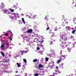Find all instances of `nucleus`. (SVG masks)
<instances>
[{
    "instance_id": "nucleus-1",
    "label": "nucleus",
    "mask_w": 76,
    "mask_h": 76,
    "mask_svg": "<svg viewBox=\"0 0 76 76\" xmlns=\"http://www.w3.org/2000/svg\"><path fill=\"white\" fill-rule=\"evenodd\" d=\"M66 33H65L64 32L61 33H60V37H61V39H59V41L60 42H61L62 44L61 45H60L61 47H62L65 48V47H67V50H68V51L69 53L71 52L70 51L71 50V48H68L69 46H68V45H67L66 44V42H65L64 43L63 42V41H65V40H66L67 39V36H66Z\"/></svg>"
},
{
    "instance_id": "nucleus-2",
    "label": "nucleus",
    "mask_w": 76,
    "mask_h": 76,
    "mask_svg": "<svg viewBox=\"0 0 76 76\" xmlns=\"http://www.w3.org/2000/svg\"><path fill=\"white\" fill-rule=\"evenodd\" d=\"M12 15H14V16H12L11 15H9V18L10 19H12L13 20H16L17 19V17L18 18H19V16L18 13L16 14L15 13H13L12 14Z\"/></svg>"
},
{
    "instance_id": "nucleus-3",
    "label": "nucleus",
    "mask_w": 76,
    "mask_h": 76,
    "mask_svg": "<svg viewBox=\"0 0 76 76\" xmlns=\"http://www.w3.org/2000/svg\"><path fill=\"white\" fill-rule=\"evenodd\" d=\"M30 38L31 35H28V36H25V37H23V39L24 40H26L27 42H29L31 40V39H30Z\"/></svg>"
},
{
    "instance_id": "nucleus-4",
    "label": "nucleus",
    "mask_w": 76,
    "mask_h": 76,
    "mask_svg": "<svg viewBox=\"0 0 76 76\" xmlns=\"http://www.w3.org/2000/svg\"><path fill=\"white\" fill-rule=\"evenodd\" d=\"M54 62L53 61H51L48 64V68H50V69L52 68V67L53 66V65H54Z\"/></svg>"
},
{
    "instance_id": "nucleus-5",
    "label": "nucleus",
    "mask_w": 76,
    "mask_h": 76,
    "mask_svg": "<svg viewBox=\"0 0 76 76\" xmlns=\"http://www.w3.org/2000/svg\"><path fill=\"white\" fill-rule=\"evenodd\" d=\"M36 73H38L39 75H41V76H42L44 75V71L42 70V71H38V70H36Z\"/></svg>"
},
{
    "instance_id": "nucleus-6",
    "label": "nucleus",
    "mask_w": 76,
    "mask_h": 76,
    "mask_svg": "<svg viewBox=\"0 0 76 76\" xmlns=\"http://www.w3.org/2000/svg\"><path fill=\"white\" fill-rule=\"evenodd\" d=\"M2 41H4V42H5V45H6V46L7 47L6 48L7 49L9 48V42H8L7 41H5V40H2Z\"/></svg>"
},
{
    "instance_id": "nucleus-7",
    "label": "nucleus",
    "mask_w": 76,
    "mask_h": 76,
    "mask_svg": "<svg viewBox=\"0 0 76 76\" xmlns=\"http://www.w3.org/2000/svg\"><path fill=\"white\" fill-rule=\"evenodd\" d=\"M7 61L6 60H4L3 61V62L0 61V67H1V66H5L4 64V63H7Z\"/></svg>"
},
{
    "instance_id": "nucleus-8",
    "label": "nucleus",
    "mask_w": 76,
    "mask_h": 76,
    "mask_svg": "<svg viewBox=\"0 0 76 76\" xmlns=\"http://www.w3.org/2000/svg\"><path fill=\"white\" fill-rule=\"evenodd\" d=\"M27 53V51H25L24 50L23 51H20L19 52V54H21V55H23V54H25V53Z\"/></svg>"
},
{
    "instance_id": "nucleus-9",
    "label": "nucleus",
    "mask_w": 76,
    "mask_h": 76,
    "mask_svg": "<svg viewBox=\"0 0 76 76\" xmlns=\"http://www.w3.org/2000/svg\"><path fill=\"white\" fill-rule=\"evenodd\" d=\"M66 57L64 55H62L61 57H59V58H60V59L61 60L63 61L64 60V59L66 58Z\"/></svg>"
},
{
    "instance_id": "nucleus-10",
    "label": "nucleus",
    "mask_w": 76,
    "mask_h": 76,
    "mask_svg": "<svg viewBox=\"0 0 76 76\" xmlns=\"http://www.w3.org/2000/svg\"><path fill=\"white\" fill-rule=\"evenodd\" d=\"M1 5L0 6V8L1 9H4L3 8L4 7V5L3 3H1Z\"/></svg>"
},
{
    "instance_id": "nucleus-11",
    "label": "nucleus",
    "mask_w": 76,
    "mask_h": 76,
    "mask_svg": "<svg viewBox=\"0 0 76 76\" xmlns=\"http://www.w3.org/2000/svg\"><path fill=\"white\" fill-rule=\"evenodd\" d=\"M56 70H55V72H56V73H61V72H59V71L58 70V66H56Z\"/></svg>"
},
{
    "instance_id": "nucleus-12",
    "label": "nucleus",
    "mask_w": 76,
    "mask_h": 76,
    "mask_svg": "<svg viewBox=\"0 0 76 76\" xmlns=\"http://www.w3.org/2000/svg\"><path fill=\"white\" fill-rule=\"evenodd\" d=\"M66 30H68V31H70L71 29H72V30H73V29H74V28H70V27H66Z\"/></svg>"
},
{
    "instance_id": "nucleus-13",
    "label": "nucleus",
    "mask_w": 76,
    "mask_h": 76,
    "mask_svg": "<svg viewBox=\"0 0 76 76\" xmlns=\"http://www.w3.org/2000/svg\"><path fill=\"white\" fill-rule=\"evenodd\" d=\"M3 11H4V13L5 14H7L8 12V10L6 9H3Z\"/></svg>"
},
{
    "instance_id": "nucleus-14",
    "label": "nucleus",
    "mask_w": 76,
    "mask_h": 76,
    "mask_svg": "<svg viewBox=\"0 0 76 76\" xmlns=\"http://www.w3.org/2000/svg\"><path fill=\"white\" fill-rule=\"evenodd\" d=\"M4 48V45H2L0 47L1 50V51H3V49Z\"/></svg>"
},
{
    "instance_id": "nucleus-15",
    "label": "nucleus",
    "mask_w": 76,
    "mask_h": 76,
    "mask_svg": "<svg viewBox=\"0 0 76 76\" xmlns=\"http://www.w3.org/2000/svg\"><path fill=\"white\" fill-rule=\"evenodd\" d=\"M32 29H30L27 32L28 33H29L30 34H32Z\"/></svg>"
},
{
    "instance_id": "nucleus-16",
    "label": "nucleus",
    "mask_w": 76,
    "mask_h": 76,
    "mask_svg": "<svg viewBox=\"0 0 76 76\" xmlns=\"http://www.w3.org/2000/svg\"><path fill=\"white\" fill-rule=\"evenodd\" d=\"M51 57H52L53 58H55V57H56V56L55 55V53H53L51 55Z\"/></svg>"
},
{
    "instance_id": "nucleus-17",
    "label": "nucleus",
    "mask_w": 76,
    "mask_h": 76,
    "mask_svg": "<svg viewBox=\"0 0 76 76\" xmlns=\"http://www.w3.org/2000/svg\"><path fill=\"white\" fill-rule=\"evenodd\" d=\"M50 33H51V34L52 36V37H53L54 36V33H52V32H51V30H50L49 31V33L50 34Z\"/></svg>"
},
{
    "instance_id": "nucleus-18",
    "label": "nucleus",
    "mask_w": 76,
    "mask_h": 76,
    "mask_svg": "<svg viewBox=\"0 0 76 76\" xmlns=\"http://www.w3.org/2000/svg\"><path fill=\"white\" fill-rule=\"evenodd\" d=\"M10 32H11V34L12 35V36L10 37V38H9V39H10V41H12V38H12V36H13V35H12V32L11 31H10Z\"/></svg>"
},
{
    "instance_id": "nucleus-19",
    "label": "nucleus",
    "mask_w": 76,
    "mask_h": 76,
    "mask_svg": "<svg viewBox=\"0 0 76 76\" xmlns=\"http://www.w3.org/2000/svg\"><path fill=\"white\" fill-rule=\"evenodd\" d=\"M42 67H43V65L41 64H39V68H42Z\"/></svg>"
},
{
    "instance_id": "nucleus-20",
    "label": "nucleus",
    "mask_w": 76,
    "mask_h": 76,
    "mask_svg": "<svg viewBox=\"0 0 76 76\" xmlns=\"http://www.w3.org/2000/svg\"><path fill=\"white\" fill-rule=\"evenodd\" d=\"M70 38L71 39H72V40H73L74 41H75V39H74V37H73L72 36H71L70 37Z\"/></svg>"
},
{
    "instance_id": "nucleus-21",
    "label": "nucleus",
    "mask_w": 76,
    "mask_h": 76,
    "mask_svg": "<svg viewBox=\"0 0 76 76\" xmlns=\"http://www.w3.org/2000/svg\"><path fill=\"white\" fill-rule=\"evenodd\" d=\"M60 59L58 60V61H57V64H58L59 63H60L61 61V59L60 58Z\"/></svg>"
},
{
    "instance_id": "nucleus-22",
    "label": "nucleus",
    "mask_w": 76,
    "mask_h": 76,
    "mask_svg": "<svg viewBox=\"0 0 76 76\" xmlns=\"http://www.w3.org/2000/svg\"><path fill=\"white\" fill-rule=\"evenodd\" d=\"M34 30L36 31H37H37H38V32H39V31H38L37 30V27H35L34 28Z\"/></svg>"
},
{
    "instance_id": "nucleus-23",
    "label": "nucleus",
    "mask_w": 76,
    "mask_h": 76,
    "mask_svg": "<svg viewBox=\"0 0 76 76\" xmlns=\"http://www.w3.org/2000/svg\"><path fill=\"white\" fill-rule=\"evenodd\" d=\"M22 19L23 23H24V24H25V20H24V18H22Z\"/></svg>"
},
{
    "instance_id": "nucleus-24",
    "label": "nucleus",
    "mask_w": 76,
    "mask_h": 76,
    "mask_svg": "<svg viewBox=\"0 0 76 76\" xmlns=\"http://www.w3.org/2000/svg\"><path fill=\"white\" fill-rule=\"evenodd\" d=\"M37 61H38L37 59H35L33 60V62H34V63H35V62H37Z\"/></svg>"
},
{
    "instance_id": "nucleus-25",
    "label": "nucleus",
    "mask_w": 76,
    "mask_h": 76,
    "mask_svg": "<svg viewBox=\"0 0 76 76\" xmlns=\"http://www.w3.org/2000/svg\"><path fill=\"white\" fill-rule=\"evenodd\" d=\"M9 10H10V11H11L12 12H13L14 11V10L12 9H9Z\"/></svg>"
},
{
    "instance_id": "nucleus-26",
    "label": "nucleus",
    "mask_w": 76,
    "mask_h": 76,
    "mask_svg": "<svg viewBox=\"0 0 76 76\" xmlns=\"http://www.w3.org/2000/svg\"><path fill=\"white\" fill-rule=\"evenodd\" d=\"M34 37H38V34L36 33L34 34Z\"/></svg>"
},
{
    "instance_id": "nucleus-27",
    "label": "nucleus",
    "mask_w": 76,
    "mask_h": 76,
    "mask_svg": "<svg viewBox=\"0 0 76 76\" xmlns=\"http://www.w3.org/2000/svg\"><path fill=\"white\" fill-rule=\"evenodd\" d=\"M1 54L3 57H4V53L2 51L1 52Z\"/></svg>"
},
{
    "instance_id": "nucleus-28",
    "label": "nucleus",
    "mask_w": 76,
    "mask_h": 76,
    "mask_svg": "<svg viewBox=\"0 0 76 76\" xmlns=\"http://www.w3.org/2000/svg\"><path fill=\"white\" fill-rule=\"evenodd\" d=\"M23 61L25 62V63H26L27 61H26V60L25 59H23Z\"/></svg>"
},
{
    "instance_id": "nucleus-29",
    "label": "nucleus",
    "mask_w": 76,
    "mask_h": 76,
    "mask_svg": "<svg viewBox=\"0 0 76 76\" xmlns=\"http://www.w3.org/2000/svg\"><path fill=\"white\" fill-rule=\"evenodd\" d=\"M37 16L36 15L34 16V17H32L31 18L32 19H34V18H37Z\"/></svg>"
},
{
    "instance_id": "nucleus-30",
    "label": "nucleus",
    "mask_w": 76,
    "mask_h": 76,
    "mask_svg": "<svg viewBox=\"0 0 76 76\" xmlns=\"http://www.w3.org/2000/svg\"><path fill=\"white\" fill-rule=\"evenodd\" d=\"M17 65L18 66V67H20V64L19 63H17Z\"/></svg>"
},
{
    "instance_id": "nucleus-31",
    "label": "nucleus",
    "mask_w": 76,
    "mask_h": 76,
    "mask_svg": "<svg viewBox=\"0 0 76 76\" xmlns=\"http://www.w3.org/2000/svg\"><path fill=\"white\" fill-rule=\"evenodd\" d=\"M53 40L51 39V40L50 41V45H52V43H53Z\"/></svg>"
},
{
    "instance_id": "nucleus-32",
    "label": "nucleus",
    "mask_w": 76,
    "mask_h": 76,
    "mask_svg": "<svg viewBox=\"0 0 76 76\" xmlns=\"http://www.w3.org/2000/svg\"><path fill=\"white\" fill-rule=\"evenodd\" d=\"M43 51L42 50L39 51L38 52L39 53H40V54H41V53H42Z\"/></svg>"
},
{
    "instance_id": "nucleus-33",
    "label": "nucleus",
    "mask_w": 76,
    "mask_h": 76,
    "mask_svg": "<svg viewBox=\"0 0 76 76\" xmlns=\"http://www.w3.org/2000/svg\"><path fill=\"white\" fill-rule=\"evenodd\" d=\"M25 69V65H23V70H24Z\"/></svg>"
},
{
    "instance_id": "nucleus-34",
    "label": "nucleus",
    "mask_w": 76,
    "mask_h": 76,
    "mask_svg": "<svg viewBox=\"0 0 76 76\" xmlns=\"http://www.w3.org/2000/svg\"><path fill=\"white\" fill-rule=\"evenodd\" d=\"M7 14L8 15H10V14H11V12H9V11H8V12Z\"/></svg>"
},
{
    "instance_id": "nucleus-35",
    "label": "nucleus",
    "mask_w": 76,
    "mask_h": 76,
    "mask_svg": "<svg viewBox=\"0 0 76 76\" xmlns=\"http://www.w3.org/2000/svg\"><path fill=\"white\" fill-rule=\"evenodd\" d=\"M46 61H48V58L47 57L45 58Z\"/></svg>"
},
{
    "instance_id": "nucleus-36",
    "label": "nucleus",
    "mask_w": 76,
    "mask_h": 76,
    "mask_svg": "<svg viewBox=\"0 0 76 76\" xmlns=\"http://www.w3.org/2000/svg\"><path fill=\"white\" fill-rule=\"evenodd\" d=\"M39 75V74L38 73V74H35L34 75L35 76H38V75Z\"/></svg>"
},
{
    "instance_id": "nucleus-37",
    "label": "nucleus",
    "mask_w": 76,
    "mask_h": 76,
    "mask_svg": "<svg viewBox=\"0 0 76 76\" xmlns=\"http://www.w3.org/2000/svg\"><path fill=\"white\" fill-rule=\"evenodd\" d=\"M75 30H74L72 31V34H75Z\"/></svg>"
},
{
    "instance_id": "nucleus-38",
    "label": "nucleus",
    "mask_w": 76,
    "mask_h": 76,
    "mask_svg": "<svg viewBox=\"0 0 76 76\" xmlns=\"http://www.w3.org/2000/svg\"><path fill=\"white\" fill-rule=\"evenodd\" d=\"M37 69H39V70H42H42H43V69H42L37 68Z\"/></svg>"
},
{
    "instance_id": "nucleus-39",
    "label": "nucleus",
    "mask_w": 76,
    "mask_h": 76,
    "mask_svg": "<svg viewBox=\"0 0 76 76\" xmlns=\"http://www.w3.org/2000/svg\"><path fill=\"white\" fill-rule=\"evenodd\" d=\"M76 44V42H73V47H75V44Z\"/></svg>"
},
{
    "instance_id": "nucleus-40",
    "label": "nucleus",
    "mask_w": 76,
    "mask_h": 76,
    "mask_svg": "<svg viewBox=\"0 0 76 76\" xmlns=\"http://www.w3.org/2000/svg\"><path fill=\"white\" fill-rule=\"evenodd\" d=\"M5 35H6V36H8V35H9V34H7V33H5Z\"/></svg>"
},
{
    "instance_id": "nucleus-41",
    "label": "nucleus",
    "mask_w": 76,
    "mask_h": 76,
    "mask_svg": "<svg viewBox=\"0 0 76 76\" xmlns=\"http://www.w3.org/2000/svg\"><path fill=\"white\" fill-rule=\"evenodd\" d=\"M26 17H27V16H28V18H31V17L30 16H28V15H26Z\"/></svg>"
},
{
    "instance_id": "nucleus-42",
    "label": "nucleus",
    "mask_w": 76,
    "mask_h": 76,
    "mask_svg": "<svg viewBox=\"0 0 76 76\" xmlns=\"http://www.w3.org/2000/svg\"><path fill=\"white\" fill-rule=\"evenodd\" d=\"M37 50H39L40 49V48H39V47H37Z\"/></svg>"
},
{
    "instance_id": "nucleus-43",
    "label": "nucleus",
    "mask_w": 76,
    "mask_h": 76,
    "mask_svg": "<svg viewBox=\"0 0 76 76\" xmlns=\"http://www.w3.org/2000/svg\"><path fill=\"white\" fill-rule=\"evenodd\" d=\"M19 24V25H20V24H22V23L21 22H19L18 23Z\"/></svg>"
},
{
    "instance_id": "nucleus-44",
    "label": "nucleus",
    "mask_w": 76,
    "mask_h": 76,
    "mask_svg": "<svg viewBox=\"0 0 76 76\" xmlns=\"http://www.w3.org/2000/svg\"><path fill=\"white\" fill-rule=\"evenodd\" d=\"M13 8L16 9V6H13Z\"/></svg>"
},
{
    "instance_id": "nucleus-45",
    "label": "nucleus",
    "mask_w": 76,
    "mask_h": 76,
    "mask_svg": "<svg viewBox=\"0 0 76 76\" xmlns=\"http://www.w3.org/2000/svg\"><path fill=\"white\" fill-rule=\"evenodd\" d=\"M45 20H48V19L47 18V17H46L45 18Z\"/></svg>"
},
{
    "instance_id": "nucleus-46",
    "label": "nucleus",
    "mask_w": 76,
    "mask_h": 76,
    "mask_svg": "<svg viewBox=\"0 0 76 76\" xmlns=\"http://www.w3.org/2000/svg\"><path fill=\"white\" fill-rule=\"evenodd\" d=\"M68 44H72V43L70 42H68Z\"/></svg>"
},
{
    "instance_id": "nucleus-47",
    "label": "nucleus",
    "mask_w": 76,
    "mask_h": 76,
    "mask_svg": "<svg viewBox=\"0 0 76 76\" xmlns=\"http://www.w3.org/2000/svg\"><path fill=\"white\" fill-rule=\"evenodd\" d=\"M7 73H10V71H7Z\"/></svg>"
},
{
    "instance_id": "nucleus-48",
    "label": "nucleus",
    "mask_w": 76,
    "mask_h": 76,
    "mask_svg": "<svg viewBox=\"0 0 76 76\" xmlns=\"http://www.w3.org/2000/svg\"><path fill=\"white\" fill-rule=\"evenodd\" d=\"M51 55L49 54H48L47 55L48 56H51Z\"/></svg>"
},
{
    "instance_id": "nucleus-49",
    "label": "nucleus",
    "mask_w": 76,
    "mask_h": 76,
    "mask_svg": "<svg viewBox=\"0 0 76 76\" xmlns=\"http://www.w3.org/2000/svg\"><path fill=\"white\" fill-rule=\"evenodd\" d=\"M28 75L27 74H25V75L24 76H27Z\"/></svg>"
},
{
    "instance_id": "nucleus-50",
    "label": "nucleus",
    "mask_w": 76,
    "mask_h": 76,
    "mask_svg": "<svg viewBox=\"0 0 76 76\" xmlns=\"http://www.w3.org/2000/svg\"><path fill=\"white\" fill-rule=\"evenodd\" d=\"M15 72L16 73H18V71H16Z\"/></svg>"
},
{
    "instance_id": "nucleus-51",
    "label": "nucleus",
    "mask_w": 76,
    "mask_h": 76,
    "mask_svg": "<svg viewBox=\"0 0 76 76\" xmlns=\"http://www.w3.org/2000/svg\"><path fill=\"white\" fill-rule=\"evenodd\" d=\"M43 42H44V40H42V41H41V44H42V43H43Z\"/></svg>"
},
{
    "instance_id": "nucleus-52",
    "label": "nucleus",
    "mask_w": 76,
    "mask_h": 76,
    "mask_svg": "<svg viewBox=\"0 0 76 76\" xmlns=\"http://www.w3.org/2000/svg\"><path fill=\"white\" fill-rule=\"evenodd\" d=\"M50 29V28L49 27H48L47 29V30H49V29Z\"/></svg>"
},
{
    "instance_id": "nucleus-53",
    "label": "nucleus",
    "mask_w": 76,
    "mask_h": 76,
    "mask_svg": "<svg viewBox=\"0 0 76 76\" xmlns=\"http://www.w3.org/2000/svg\"><path fill=\"white\" fill-rule=\"evenodd\" d=\"M57 28H56L54 30L55 31H57Z\"/></svg>"
},
{
    "instance_id": "nucleus-54",
    "label": "nucleus",
    "mask_w": 76,
    "mask_h": 76,
    "mask_svg": "<svg viewBox=\"0 0 76 76\" xmlns=\"http://www.w3.org/2000/svg\"><path fill=\"white\" fill-rule=\"evenodd\" d=\"M43 46H44V45H41L40 46V47H43Z\"/></svg>"
},
{
    "instance_id": "nucleus-55",
    "label": "nucleus",
    "mask_w": 76,
    "mask_h": 76,
    "mask_svg": "<svg viewBox=\"0 0 76 76\" xmlns=\"http://www.w3.org/2000/svg\"><path fill=\"white\" fill-rule=\"evenodd\" d=\"M60 66H63V64H61L60 65Z\"/></svg>"
},
{
    "instance_id": "nucleus-56",
    "label": "nucleus",
    "mask_w": 76,
    "mask_h": 76,
    "mask_svg": "<svg viewBox=\"0 0 76 76\" xmlns=\"http://www.w3.org/2000/svg\"><path fill=\"white\" fill-rule=\"evenodd\" d=\"M46 25H47V26H48V24H46Z\"/></svg>"
},
{
    "instance_id": "nucleus-57",
    "label": "nucleus",
    "mask_w": 76,
    "mask_h": 76,
    "mask_svg": "<svg viewBox=\"0 0 76 76\" xmlns=\"http://www.w3.org/2000/svg\"><path fill=\"white\" fill-rule=\"evenodd\" d=\"M21 15L22 16H23V14H21Z\"/></svg>"
},
{
    "instance_id": "nucleus-58",
    "label": "nucleus",
    "mask_w": 76,
    "mask_h": 76,
    "mask_svg": "<svg viewBox=\"0 0 76 76\" xmlns=\"http://www.w3.org/2000/svg\"><path fill=\"white\" fill-rule=\"evenodd\" d=\"M16 57H19V55H18L17 56H16Z\"/></svg>"
},
{
    "instance_id": "nucleus-59",
    "label": "nucleus",
    "mask_w": 76,
    "mask_h": 76,
    "mask_svg": "<svg viewBox=\"0 0 76 76\" xmlns=\"http://www.w3.org/2000/svg\"><path fill=\"white\" fill-rule=\"evenodd\" d=\"M20 10H22V9H21V8H20Z\"/></svg>"
},
{
    "instance_id": "nucleus-60",
    "label": "nucleus",
    "mask_w": 76,
    "mask_h": 76,
    "mask_svg": "<svg viewBox=\"0 0 76 76\" xmlns=\"http://www.w3.org/2000/svg\"><path fill=\"white\" fill-rule=\"evenodd\" d=\"M15 76H19V75H15Z\"/></svg>"
},
{
    "instance_id": "nucleus-61",
    "label": "nucleus",
    "mask_w": 76,
    "mask_h": 76,
    "mask_svg": "<svg viewBox=\"0 0 76 76\" xmlns=\"http://www.w3.org/2000/svg\"><path fill=\"white\" fill-rule=\"evenodd\" d=\"M25 27H24L23 28V29H25Z\"/></svg>"
},
{
    "instance_id": "nucleus-62",
    "label": "nucleus",
    "mask_w": 76,
    "mask_h": 76,
    "mask_svg": "<svg viewBox=\"0 0 76 76\" xmlns=\"http://www.w3.org/2000/svg\"><path fill=\"white\" fill-rule=\"evenodd\" d=\"M19 22H20V20H19Z\"/></svg>"
},
{
    "instance_id": "nucleus-63",
    "label": "nucleus",
    "mask_w": 76,
    "mask_h": 76,
    "mask_svg": "<svg viewBox=\"0 0 76 76\" xmlns=\"http://www.w3.org/2000/svg\"><path fill=\"white\" fill-rule=\"evenodd\" d=\"M75 29H76V27H75Z\"/></svg>"
},
{
    "instance_id": "nucleus-64",
    "label": "nucleus",
    "mask_w": 76,
    "mask_h": 76,
    "mask_svg": "<svg viewBox=\"0 0 76 76\" xmlns=\"http://www.w3.org/2000/svg\"><path fill=\"white\" fill-rule=\"evenodd\" d=\"M75 6V7H76V5Z\"/></svg>"
}]
</instances>
